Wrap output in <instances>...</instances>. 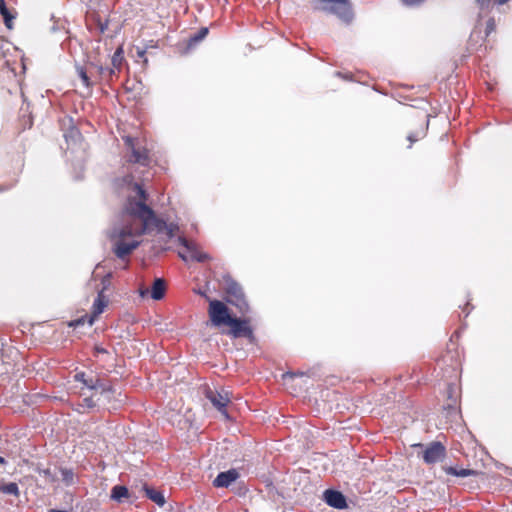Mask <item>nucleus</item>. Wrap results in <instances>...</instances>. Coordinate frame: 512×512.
<instances>
[{"label":"nucleus","mask_w":512,"mask_h":512,"mask_svg":"<svg viewBox=\"0 0 512 512\" xmlns=\"http://www.w3.org/2000/svg\"><path fill=\"white\" fill-rule=\"evenodd\" d=\"M126 143L133 149V143H132V139L130 137L126 138Z\"/></svg>","instance_id":"nucleus-25"},{"label":"nucleus","mask_w":512,"mask_h":512,"mask_svg":"<svg viewBox=\"0 0 512 512\" xmlns=\"http://www.w3.org/2000/svg\"><path fill=\"white\" fill-rule=\"evenodd\" d=\"M123 54H124L123 47L119 46L117 48V50L115 51L113 58H112V63L115 67H119L122 64Z\"/></svg>","instance_id":"nucleus-17"},{"label":"nucleus","mask_w":512,"mask_h":512,"mask_svg":"<svg viewBox=\"0 0 512 512\" xmlns=\"http://www.w3.org/2000/svg\"><path fill=\"white\" fill-rule=\"evenodd\" d=\"M62 476H63V480L66 482V483H70L73 479V474L72 472L70 471H62Z\"/></svg>","instance_id":"nucleus-20"},{"label":"nucleus","mask_w":512,"mask_h":512,"mask_svg":"<svg viewBox=\"0 0 512 512\" xmlns=\"http://www.w3.org/2000/svg\"><path fill=\"white\" fill-rule=\"evenodd\" d=\"M208 316L213 326L217 328L227 327L226 332L235 338L252 336L249 321L232 316L228 307L221 301L211 300L209 302Z\"/></svg>","instance_id":"nucleus-2"},{"label":"nucleus","mask_w":512,"mask_h":512,"mask_svg":"<svg viewBox=\"0 0 512 512\" xmlns=\"http://www.w3.org/2000/svg\"><path fill=\"white\" fill-rule=\"evenodd\" d=\"M423 0H403V2L407 5H417L421 3Z\"/></svg>","instance_id":"nucleus-23"},{"label":"nucleus","mask_w":512,"mask_h":512,"mask_svg":"<svg viewBox=\"0 0 512 512\" xmlns=\"http://www.w3.org/2000/svg\"><path fill=\"white\" fill-rule=\"evenodd\" d=\"M78 74H79L83 84L88 87L90 85V83H89V79H88L86 72L82 68H79Z\"/></svg>","instance_id":"nucleus-19"},{"label":"nucleus","mask_w":512,"mask_h":512,"mask_svg":"<svg viewBox=\"0 0 512 512\" xmlns=\"http://www.w3.org/2000/svg\"><path fill=\"white\" fill-rule=\"evenodd\" d=\"M84 401L86 402V407L91 408L94 406V403L90 399L86 398Z\"/></svg>","instance_id":"nucleus-24"},{"label":"nucleus","mask_w":512,"mask_h":512,"mask_svg":"<svg viewBox=\"0 0 512 512\" xmlns=\"http://www.w3.org/2000/svg\"><path fill=\"white\" fill-rule=\"evenodd\" d=\"M282 377H283L284 384L287 385L288 382L294 378V374L293 373H286V374H283Z\"/></svg>","instance_id":"nucleus-21"},{"label":"nucleus","mask_w":512,"mask_h":512,"mask_svg":"<svg viewBox=\"0 0 512 512\" xmlns=\"http://www.w3.org/2000/svg\"><path fill=\"white\" fill-rule=\"evenodd\" d=\"M5 463H6L5 459L0 456V464H5Z\"/></svg>","instance_id":"nucleus-27"},{"label":"nucleus","mask_w":512,"mask_h":512,"mask_svg":"<svg viewBox=\"0 0 512 512\" xmlns=\"http://www.w3.org/2000/svg\"><path fill=\"white\" fill-rule=\"evenodd\" d=\"M178 241L182 245V248L178 251V254L184 261L195 260L202 262L209 259V256L204 253L195 242L187 241L182 237H178Z\"/></svg>","instance_id":"nucleus-3"},{"label":"nucleus","mask_w":512,"mask_h":512,"mask_svg":"<svg viewBox=\"0 0 512 512\" xmlns=\"http://www.w3.org/2000/svg\"><path fill=\"white\" fill-rule=\"evenodd\" d=\"M135 160L139 161L140 160V156L135 155Z\"/></svg>","instance_id":"nucleus-29"},{"label":"nucleus","mask_w":512,"mask_h":512,"mask_svg":"<svg viewBox=\"0 0 512 512\" xmlns=\"http://www.w3.org/2000/svg\"><path fill=\"white\" fill-rule=\"evenodd\" d=\"M107 305H108V299L102 293H100L98 295V297L96 298V300L94 301L91 315L89 317H87V321H88L89 325H92L94 323L96 318L101 313H103V311L105 310Z\"/></svg>","instance_id":"nucleus-9"},{"label":"nucleus","mask_w":512,"mask_h":512,"mask_svg":"<svg viewBox=\"0 0 512 512\" xmlns=\"http://www.w3.org/2000/svg\"><path fill=\"white\" fill-rule=\"evenodd\" d=\"M146 495L149 499H151L153 502H155L159 506H163L165 504V497L160 492L153 488L145 487Z\"/></svg>","instance_id":"nucleus-13"},{"label":"nucleus","mask_w":512,"mask_h":512,"mask_svg":"<svg viewBox=\"0 0 512 512\" xmlns=\"http://www.w3.org/2000/svg\"><path fill=\"white\" fill-rule=\"evenodd\" d=\"M207 398L211 401L213 406L219 410L222 415L228 419V414L226 412V407L230 403V395L227 391L222 390L218 391H208Z\"/></svg>","instance_id":"nucleus-5"},{"label":"nucleus","mask_w":512,"mask_h":512,"mask_svg":"<svg viewBox=\"0 0 512 512\" xmlns=\"http://www.w3.org/2000/svg\"><path fill=\"white\" fill-rule=\"evenodd\" d=\"M128 497V489L125 486H115L111 491V498L120 501L122 498Z\"/></svg>","instance_id":"nucleus-14"},{"label":"nucleus","mask_w":512,"mask_h":512,"mask_svg":"<svg viewBox=\"0 0 512 512\" xmlns=\"http://www.w3.org/2000/svg\"><path fill=\"white\" fill-rule=\"evenodd\" d=\"M178 227L175 225H164L163 228L160 229V233L167 236L173 237L177 235Z\"/></svg>","instance_id":"nucleus-18"},{"label":"nucleus","mask_w":512,"mask_h":512,"mask_svg":"<svg viewBox=\"0 0 512 512\" xmlns=\"http://www.w3.org/2000/svg\"><path fill=\"white\" fill-rule=\"evenodd\" d=\"M126 192L128 200L111 234L115 253L120 257L134 250L140 244L143 233L155 222L153 212L145 204L146 197L141 187L129 183Z\"/></svg>","instance_id":"nucleus-1"},{"label":"nucleus","mask_w":512,"mask_h":512,"mask_svg":"<svg viewBox=\"0 0 512 512\" xmlns=\"http://www.w3.org/2000/svg\"><path fill=\"white\" fill-rule=\"evenodd\" d=\"M486 1H487V0H477V2H478V3H480V4H482V5H483V4H485V2H486Z\"/></svg>","instance_id":"nucleus-28"},{"label":"nucleus","mask_w":512,"mask_h":512,"mask_svg":"<svg viewBox=\"0 0 512 512\" xmlns=\"http://www.w3.org/2000/svg\"><path fill=\"white\" fill-rule=\"evenodd\" d=\"M446 473L454 475V476H460L465 477L474 474V471L467 470V469H456L454 467H447L445 468Z\"/></svg>","instance_id":"nucleus-16"},{"label":"nucleus","mask_w":512,"mask_h":512,"mask_svg":"<svg viewBox=\"0 0 512 512\" xmlns=\"http://www.w3.org/2000/svg\"><path fill=\"white\" fill-rule=\"evenodd\" d=\"M0 492L15 497H19L20 495L18 485L15 482H6L4 479H0Z\"/></svg>","instance_id":"nucleus-12"},{"label":"nucleus","mask_w":512,"mask_h":512,"mask_svg":"<svg viewBox=\"0 0 512 512\" xmlns=\"http://www.w3.org/2000/svg\"><path fill=\"white\" fill-rule=\"evenodd\" d=\"M323 9L336 13L341 18L348 20L351 17V9L348 0H321Z\"/></svg>","instance_id":"nucleus-4"},{"label":"nucleus","mask_w":512,"mask_h":512,"mask_svg":"<svg viewBox=\"0 0 512 512\" xmlns=\"http://www.w3.org/2000/svg\"><path fill=\"white\" fill-rule=\"evenodd\" d=\"M207 33H208V30L206 28L202 29L200 31L199 36L195 37L194 40L195 41H200L201 39H203L207 35Z\"/></svg>","instance_id":"nucleus-22"},{"label":"nucleus","mask_w":512,"mask_h":512,"mask_svg":"<svg viewBox=\"0 0 512 512\" xmlns=\"http://www.w3.org/2000/svg\"><path fill=\"white\" fill-rule=\"evenodd\" d=\"M237 478H238V473L234 469L226 471V472H222L215 478L214 485L216 487H228Z\"/></svg>","instance_id":"nucleus-11"},{"label":"nucleus","mask_w":512,"mask_h":512,"mask_svg":"<svg viewBox=\"0 0 512 512\" xmlns=\"http://www.w3.org/2000/svg\"><path fill=\"white\" fill-rule=\"evenodd\" d=\"M324 500L331 507L342 509L346 507V500L342 493L334 490H327L324 493Z\"/></svg>","instance_id":"nucleus-8"},{"label":"nucleus","mask_w":512,"mask_h":512,"mask_svg":"<svg viewBox=\"0 0 512 512\" xmlns=\"http://www.w3.org/2000/svg\"><path fill=\"white\" fill-rule=\"evenodd\" d=\"M166 289L167 286L164 280L156 279L153 282L151 290H149L148 288H140L139 293L141 297H146L147 295L150 294V297L153 300H161L165 296Z\"/></svg>","instance_id":"nucleus-6"},{"label":"nucleus","mask_w":512,"mask_h":512,"mask_svg":"<svg viewBox=\"0 0 512 512\" xmlns=\"http://www.w3.org/2000/svg\"><path fill=\"white\" fill-rule=\"evenodd\" d=\"M498 4H504L506 3L508 0H495Z\"/></svg>","instance_id":"nucleus-26"},{"label":"nucleus","mask_w":512,"mask_h":512,"mask_svg":"<svg viewBox=\"0 0 512 512\" xmlns=\"http://www.w3.org/2000/svg\"><path fill=\"white\" fill-rule=\"evenodd\" d=\"M75 378L77 381L82 382L88 388L94 389L96 392L93 396H97L99 394L101 397L107 398L105 389L99 380L94 381L92 378L86 379L84 373L76 374Z\"/></svg>","instance_id":"nucleus-10"},{"label":"nucleus","mask_w":512,"mask_h":512,"mask_svg":"<svg viewBox=\"0 0 512 512\" xmlns=\"http://www.w3.org/2000/svg\"><path fill=\"white\" fill-rule=\"evenodd\" d=\"M444 447L439 443H433L424 452L423 458L426 463H435L444 456Z\"/></svg>","instance_id":"nucleus-7"},{"label":"nucleus","mask_w":512,"mask_h":512,"mask_svg":"<svg viewBox=\"0 0 512 512\" xmlns=\"http://www.w3.org/2000/svg\"><path fill=\"white\" fill-rule=\"evenodd\" d=\"M0 13L4 18L6 26L10 29L12 27L13 16L9 13L5 6L4 0H0Z\"/></svg>","instance_id":"nucleus-15"}]
</instances>
